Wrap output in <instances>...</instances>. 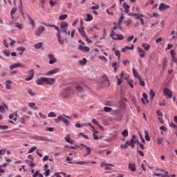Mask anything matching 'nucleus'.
I'll use <instances>...</instances> for the list:
<instances>
[{"instance_id":"f257e3e1","label":"nucleus","mask_w":177,"mask_h":177,"mask_svg":"<svg viewBox=\"0 0 177 177\" xmlns=\"http://www.w3.org/2000/svg\"><path fill=\"white\" fill-rule=\"evenodd\" d=\"M124 19V15L121 14V16L120 17V20L118 21V23H114V27H113V29L111 30V35H110V37H111V39L114 41H121L122 39H124V36L118 35L114 32V30H116L118 29L121 30V24H122V20Z\"/></svg>"},{"instance_id":"f03ea898","label":"nucleus","mask_w":177,"mask_h":177,"mask_svg":"<svg viewBox=\"0 0 177 177\" xmlns=\"http://www.w3.org/2000/svg\"><path fill=\"white\" fill-rule=\"evenodd\" d=\"M72 93L73 91H71V89L63 88L59 91V97L63 100L67 99Z\"/></svg>"},{"instance_id":"7ed1b4c3","label":"nucleus","mask_w":177,"mask_h":177,"mask_svg":"<svg viewBox=\"0 0 177 177\" xmlns=\"http://www.w3.org/2000/svg\"><path fill=\"white\" fill-rule=\"evenodd\" d=\"M59 28H60V32H63L64 34H66L69 35V31H68V24L63 21L61 22L59 25Z\"/></svg>"},{"instance_id":"20e7f679","label":"nucleus","mask_w":177,"mask_h":177,"mask_svg":"<svg viewBox=\"0 0 177 177\" xmlns=\"http://www.w3.org/2000/svg\"><path fill=\"white\" fill-rule=\"evenodd\" d=\"M40 80H42L44 83H46L48 85H53L55 84V78H49L46 77H39Z\"/></svg>"},{"instance_id":"39448f33","label":"nucleus","mask_w":177,"mask_h":177,"mask_svg":"<svg viewBox=\"0 0 177 177\" xmlns=\"http://www.w3.org/2000/svg\"><path fill=\"white\" fill-rule=\"evenodd\" d=\"M53 28H55L56 31H58V33L56 34V37L58 38V42L61 44L63 45L64 44V40L63 39H61V35H60V28L59 27H53Z\"/></svg>"},{"instance_id":"423d86ee","label":"nucleus","mask_w":177,"mask_h":177,"mask_svg":"<svg viewBox=\"0 0 177 177\" xmlns=\"http://www.w3.org/2000/svg\"><path fill=\"white\" fill-rule=\"evenodd\" d=\"M67 119L71 120V118L63 114L62 115H59V116L57 117L56 119H55V122L58 123L63 120H68Z\"/></svg>"},{"instance_id":"0eeeda50","label":"nucleus","mask_w":177,"mask_h":177,"mask_svg":"<svg viewBox=\"0 0 177 177\" xmlns=\"http://www.w3.org/2000/svg\"><path fill=\"white\" fill-rule=\"evenodd\" d=\"M162 94L165 95L167 99H171L172 97V92L167 88H165V90H162Z\"/></svg>"},{"instance_id":"6e6552de","label":"nucleus","mask_w":177,"mask_h":177,"mask_svg":"<svg viewBox=\"0 0 177 177\" xmlns=\"http://www.w3.org/2000/svg\"><path fill=\"white\" fill-rule=\"evenodd\" d=\"M28 75H30V77H26L24 79L26 82L31 81L33 77H35V71L34 70H30L28 71Z\"/></svg>"},{"instance_id":"1a4fd4ad","label":"nucleus","mask_w":177,"mask_h":177,"mask_svg":"<svg viewBox=\"0 0 177 177\" xmlns=\"http://www.w3.org/2000/svg\"><path fill=\"white\" fill-rule=\"evenodd\" d=\"M134 139H136V136H133V138H131V140L126 141V142L123 145H129L131 146V147L134 148V144H136V140H135Z\"/></svg>"},{"instance_id":"9d476101","label":"nucleus","mask_w":177,"mask_h":177,"mask_svg":"<svg viewBox=\"0 0 177 177\" xmlns=\"http://www.w3.org/2000/svg\"><path fill=\"white\" fill-rule=\"evenodd\" d=\"M44 32V26H39L35 31V35L36 37H39L41 34H43Z\"/></svg>"},{"instance_id":"9b49d317","label":"nucleus","mask_w":177,"mask_h":177,"mask_svg":"<svg viewBox=\"0 0 177 177\" xmlns=\"http://www.w3.org/2000/svg\"><path fill=\"white\" fill-rule=\"evenodd\" d=\"M18 67L24 68V64H21V63H19V62L12 64L10 66V70L17 68Z\"/></svg>"},{"instance_id":"f8f14e48","label":"nucleus","mask_w":177,"mask_h":177,"mask_svg":"<svg viewBox=\"0 0 177 177\" xmlns=\"http://www.w3.org/2000/svg\"><path fill=\"white\" fill-rule=\"evenodd\" d=\"M57 73H59V68H54V69H53L50 71H48V73H44V76H49V75H55Z\"/></svg>"},{"instance_id":"ddd939ff","label":"nucleus","mask_w":177,"mask_h":177,"mask_svg":"<svg viewBox=\"0 0 177 177\" xmlns=\"http://www.w3.org/2000/svg\"><path fill=\"white\" fill-rule=\"evenodd\" d=\"M167 9H169V6L164 4L163 3H159V7H158L159 12H164Z\"/></svg>"},{"instance_id":"4468645a","label":"nucleus","mask_w":177,"mask_h":177,"mask_svg":"<svg viewBox=\"0 0 177 177\" xmlns=\"http://www.w3.org/2000/svg\"><path fill=\"white\" fill-rule=\"evenodd\" d=\"M159 171H161L162 173H165V174H158V173H154L153 175L158 177H169V175L167 174V171H165L162 169H158Z\"/></svg>"},{"instance_id":"2eb2a0df","label":"nucleus","mask_w":177,"mask_h":177,"mask_svg":"<svg viewBox=\"0 0 177 177\" xmlns=\"http://www.w3.org/2000/svg\"><path fill=\"white\" fill-rule=\"evenodd\" d=\"M36 149H37L36 147H31V149L28 151V153L30 154L32 152H35V151H36V154L38 155L39 158H43V155L39 153V150H36Z\"/></svg>"},{"instance_id":"dca6fc26","label":"nucleus","mask_w":177,"mask_h":177,"mask_svg":"<svg viewBox=\"0 0 177 177\" xmlns=\"http://www.w3.org/2000/svg\"><path fill=\"white\" fill-rule=\"evenodd\" d=\"M48 58L50 59V62H48V64H54L57 62V59L55 57V55H53V54L48 55Z\"/></svg>"},{"instance_id":"f3484780","label":"nucleus","mask_w":177,"mask_h":177,"mask_svg":"<svg viewBox=\"0 0 177 177\" xmlns=\"http://www.w3.org/2000/svg\"><path fill=\"white\" fill-rule=\"evenodd\" d=\"M145 51V50H142L141 48L138 47L137 52H138V54L140 55V57L141 58H145L146 55V53Z\"/></svg>"},{"instance_id":"a211bd4d","label":"nucleus","mask_w":177,"mask_h":177,"mask_svg":"<svg viewBox=\"0 0 177 177\" xmlns=\"http://www.w3.org/2000/svg\"><path fill=\"white\" fill-rule=\"evenodd\" d=\"M77 32H80V34L81 35L82 37H83V38H86V32H84V28L82 27V25H81V28H77Z\"/></svg>"},{"instance_id":"6ab92c4d","label":"nucleus","mask_w":177,"mask_h":177,"mask_svg":"<svg viewBox=\"0 0 177 177\" xmlns=\"http://www.w3.org/2000/svg\"><path fill=\"white\" fill-rule=\"evenodd\" d=\"M128 169L129 171L135 172L136 171V165H135L134 163H129L128 164Z\"/></svg>"},{"instance_id":"aec40b11","label":"nucleus","mask_w":177,"mask_h":177,"mask_svg":"<svg viewBox=\"0 0 177 177\" xmlns=\"http://www.w3.org/2000/svg\"><path fill=\"white\" fill-rule=\"evenodd\" d=\"M141 49L145 50V51H149V48H151V46H149V44H145V43H142L141 44Z\"/></svg>"},{"instance_id":"412c9836","label":"nucleus","mask_w":177,"mask_h":177,"mask_svg":"<svg viewBox=\"0 0 177 177\" xmlns=\"http://www.w3.org/2000/svg\"><path fill=\"white\" fill-rule=\"evenodd\" d=\"M8 110V106L6 104H3V106H0V113H6V111Z\"/></svg>"},{"instance_id":"4be33fe9","label":"nucleus","mask_w":177,"mask_h":177,"mask_svg":"<svg viewBox=\"0 0 177 177\" xmlns=\"http://www.w3.org/2000/svg\"><path fill=\"white\" fill-rule=\"evenodd\" d=\"M77 49H80V50H81L82 52H89V48L88 47L82 46V45H80V46L77 47Z\"/></svg>"},{"instance_id":"5701e85b","label":"nucleus","mask_w":177,"mask_h":177,"mask_svg":"<svg viewBox=\"0 0 177 177\" xmlns=\"http://www.w3.org/2000/svg\"><path fill=\"white\" fill-rule=\"evenodd\" d=\"M175 51L173 50H171L170 55H171V59L174 62V63H177V58H176L175 56Z\"/></svg>"},{"instance_id":"b1692460","label":"nucleus","mask_w":177,"mask_h":177,"mask_svg":"<svg viewBox=\"0 0 177 177\" xmlns=\"http://www.w3.org/2000/svg\"><path fill=\"white\" fill-rule=\"evenodd\" d=\"M156 114L158 115V120H159V123L162 124V113L159 111H156Z\"/></svg>"},{"instance_id":"393cba45","label":"nucleus","mask_w":177,"mask_h":177,"mask_svg":"<svg viewBox=\"0 0 177 177\" xmlns=\"http://www.w3.org/2000/svg\"><path fill=\"white\" fill-rule=\"evenodd\" d=\"M129 15L131 17H136V18H138V17L146 18V16H145V15H142V14H134L133 12H129Z\"/></svg>"},{"instance_id":"a878e982","label":"nucleus","mask_w":177,"mask_h":177,"mask_svg":"<svg viewBox=\"0 0 177 177\" xmlns=\"http://www.w3.org/2000/svg\"><path fill=\"white\" fill-rule=\"evenodd\" d=\"M36 140L38 141L48 142L49 140L46 137L43 136H36Z\"/></svg>"},{"instance_id":"bb28decb","label":"nucleus","mask_w":177,"mask_h":177,"mask_svg":"<svg viewBox=\"0 0 177 177\" xmlns=\"http://www.w3.org/2000/svg\"><path fill=\"white\" fill-rule=\"evenodd\" d=\"M11 84H12L11 80H6V82H4V84H6V90L11 89Z\"/></svg>"},{"instance_id":"cd10ccee","label":"nucleus","mask_w":177,"mask_h":177,"mask_svg":"<svg viewBox=\"0 0 177 177\" xmlns=\"http://www.w3.org/2000/svg\"><path fill=\"white\" fill-rule=\"evenodd\" d=\"M44 169L46 170V171H44V177L49 176V173H50V170L48 169V165H44Z\"/></svg>"},{"instance_id":"c85d7f7f","label":"nucleus","mask_w":177,"mask_h":177,"mask_svg":"<svg viewBox=\"0 0 177 177\" xmlns=\"http://www.w3.org/2000/svg\"><path fill=\"white\" fill-rule=\"evenodd\" d=\"M123 8L124 9V13H129V6L127 3H123Z\"/></svg>"},{"instance_id":"c756f323","label":"nucleus","mask_w":177,"mask_h":177,"mask_svg":"<svg viewBox=\"0 0 177 177\" xmlns=\"http://www.w3.org/2000/svg\"><path fill=\"white\" fill-rule=\"evenodd\" d=\"M133 49H134V45H131V46H124V48L121 49V52L124 53L127 50H133Z\"/></svg>"},{"instance_id":"7c9ffc66","label":"nucleus","mask_w":177,"mask_h":177,"mask_svg":"<svg viewBox=\"0 0 177 177\" xmlns=\"http://www.w3.org/2000/svg\"><path fill=\"white\" fill-rule=\"evenodd\" d=\"M86 19H84V21L89 22L91 21H93V15H91L89 14H86Z\"/></svg>"},{"instance_id":"2f4dec72","label":"nucleus","mask_w":177,"mask_h":177,"mask_svg":"<svg viewBox=\"0 0 177 177\" xmlns=\"http://www.w3.org/2000/svg\"><path fill=\"white\" fill-rule=\"evenodd\" d=\"M147 95L146 93H142V98H141V102H142V104H147Z\"/></svg>"},{"instance_id":"473e14b6","label":"nucleus","mask_w":177,"mask_h":177,"mask_svg":"<svg viewBox=\"0 0 177 177\" xmlns=\"http://www.w3.org/2000/svg\"><path fill=\"white\" fill-rule=\"evenodd\" d=\"M64 140L66 141V142L71 144V145H73L74 144V141L71 139H69V135L66 136L64 137Z\"/></svg>"},{"instance_id":"72a5a7b5","label":"nucleus","mask_w":177,"mask_h":177,"mask_svg":"<svg viewBox=\"0 0 177 177\" xmlns=\"http://www.w3.org/2000/svg\"><path fill=\"white\" fill-rule=\"evenodd\" d=\"M89 164V161H80L75 162V165H88Z\"/></svg>"},{"instance_id":"f704fd0d","label":"nucleus","mask_w":177,"mask_h":177,"mask_svg":"<svg viewBox=\"0 0 177 177\" xmlns=\"http://www.w3.org/2000/svg\"><path fill=\"white\" fill-rule=\"evenodd\" d=\"M44 84H45L44 81L42 80L41 79L38 78V80H36V85L41 86Z\"/></svg>"},{"instance_id":"c9c22d12","label":"nucleus","mask_w":177,"mask_h":177,"mask_svg":"<svg viewBox=\"0 0 177 177\" xmlns=\"http://www.w3.org/2000/svg\"><path fill=\"white\" fill-rule=\"evenodd\" d=\"M28 95H30L31 97L36 96V93L31 88H28Z\"/></svg>"},{"instance_id":"e433bc0d","label":"nucleus","mask_w":177,"mask_h":177,"mask_svg":"<svg viewBox=\"0 0 177 177\" xmlns=\"http://www.w3.org/2000/svg\"><path fill=\"white\" fill-rule=\"evenodd\" d=\"M32 177H43V174H41L39 170H36V173L32 174Z\"/></svg>"},{"instance_id":"4c0bfd02","label":"nucleus","mask_w":177,"mask_h":177,"mask_svg":"<svg viewBox=\"0 0 177 177\" xmlns=\"http://www.w3.org/2000/svg\"><path fill=\"white\" fill-rule=\"evenodd\" d=\"M17 117V113H11L10 114V119H12V121H17V118H15Z\"/></svg>"},{"instance_id":"58836bf2","label":"nucleus","mask_w":177,"mask_h":177,"mask_svg":"<svg viewBox=\"0 0 177 177\" xmlns=\"http://www.w3.org/2000/svg\"><path fill=\"white\" fill-rule=\"evenodd\" d=\"M28 20H30V24H31V26H32V28H35V20H33L32 18L30 17L29 15H28Z\"/></svg>"},{"instance_id":"ea45409f","label":"nucleus","mask_w":177,"mask_h":177,"mask_svg":"<svg viewBox=\"0 0 177 177\" xmlns=\"http://www.w3.org/2000/svg\"><path fill=\"white\" fill-rule=\"evenodd\" d=\"M169 127L176 129V138H177V125L174 123H169Z\"/></svg>"},{"instance_id":"a19ab883","label":"nucleus","mask_w":177,"mask_h":177,"mask_svg":"<svg viewBox=\"0 0 177 177\" xmlns=\"http://www.w3.org/2000/svg\"><path fill=\"white\" fill-rule=\"evenodd\" d=\"M144 140H145L146 141L149 142L150 141V138H149V134L147 133V131H145V138H142Z\"/></svg>"},{"instance_id":"79ce46f5","label":"nucleus","mask_w":177,"mask_h":177,"mask_svg":"<svg viewBox=\"0 0 177 177\" xmlns=\"http://www.w3.org/2000/svg\"><path fill=\"white\" fill-rule=\"evenodd\" d=\"M28 106L32 109H36V104L35 102L28 103Z\"/></svg>"},{"instance_id":"37998d69","label":"nucleus","mask_w":177,"mask_h":177,"mask_svg":"<svg viewBox=\"0 0 177 177\" xmlns=\"http://www.w3.org/2000/svg\"><path fill=\"white\" fill-rule=\"evenodd\" d=\"M81 146L84 147V148L86 149V154L89 155L91 153V149L88 147H86L84 145H81Z\"/></svg>"},{"instance_id":"c03bdc74","label":"nucleus","mask_w":177,"mask_h":177,"mask_svg":"<svg viewBox=\"0 0 177 177\" xmlns=\"http://www.w3.org/2000/svg\"><path fill=\"white\" fill-rule=\"evenodd\" d=\"M56 5H57V1L50 0V6L51 8L55 7Z\"/></svg>"},{"instance_id":"a18cd8bd","label":"nucleus","mask_w":177,"mask_h":177,"mask_svg":"<svg viewBox=\"0 0 177 177\" xmlns=\"http://www.w3.org/2000/svg\"><path fill=\"white\" fill-rule=\"evenodd\" d=\"M41 47H43V43L41 42L35 44V49H39Z\"/></svg>"},{"instance_id":"49530a36","label":"nucleus","mask_w":177,"mask_h":177,"mask_svg":"<svg viewBox=\"0 0 177 177\" xmlns=\"http://www.w3.org/2000/svg\"><path fill=\"white\" fill-rule=\"evenodd\" d=\"M15 27H16V28H18L19 30H22L23 29V24H21L19 23H15Z\"/></svg>"},{"instance_id":"de8ad7c7","label":"nucleus","mask_w":177,"mask_h":177,"mask_svg":"<svg viewBox=\"0 0 177 177\" xmlns=\"http://www.w3.org/2000/svg\"><path fill=\"white\" fill-rule=\"evenodd\" d=\"M134 39H136V38H134V36L131 35V36L128 37L127 39H126V42L129 43V42H131V41H133Z\"/></svg>"},{"instance_id":"09e8293b","label":"nucleus","mask_w":177,"mask_h":177,"mask_svg":"<svg viewBox=\"0 0 177 177\" xmlns=\"http://www.w3.org/2000/svg\"><path fill=\"white\" fill-rule=\"evenodd\" d=\"M16 50L24 53L25 50H26V48L22 46H19L18 48H16Z\"/></svg>"},{"instance_id":"8fccbe9b","label":"nucleus","mask_w":177,"mask_h":177,"mask_svg":"<svg viewBox=\"0 0 177 177\" xmlns=\"http://www.w3.org/2000/svg\"><path fill=\"white\" fill-rule=\"evenodd\" d=\"M114 55L118 56V60H119V58H120L121 56V53H120L118 50H114Z\"/></svg>"},{"instance_id":"3c124183","label":"nucleus","mask_w":177,"mask_h":177,"mask_svg":"<svg viewBox=\"0 0 177 177\" xmlns=\"http://www.w3.org/2000/svg\"><path fill=\"white\" fill-rule=\"evenodd\" d=\"M133 75H134V77H136V78L139 79L141 78V77H140L138 75V71H136V70H134V68H133Z\"/></svg>"},{"instance_id":"603ef678","label":"nucleus","mask_w":177,"mask_h":177,"mask_svg":"<svg viewBox=\"0 0 177 177\" xmlns=\"http://www.w3.org/2000/svg\"><path fill=\"white\" fill-rule=\"evenodd\" d=\"M66 18H68V15H61L59 16L60 21H63V20L66 19Z\"/></svg>"},{"instance_id":"864d4df0","label":"nucleus","mask_w":177,"mask_h":177,"mask_svg":"<svg viewBox=\"0 0 177 177\" xmlns=\"http://www.w3.org/2000/svg\"><path fill=\"white\" fill-rule=\"evenodd\" d=\"M77 136L83 137L86 140L89 139V137L88 136H86L82 133H80L79 134H77Z\"/></svg>"},{"instance_id":"5fc2aeb1","label":"nucleus","mask_w":177,"mask_h":177,"mask_svg":"<svg viewBox=\"0 0 177 177\" xmlns=\"http://www.w3.org/2000/svg\"><path fill=\"white\" fill-rule=\"evenodd\" d=\"M155 95L156 94L154 93V91L153 90L149 91V97H151V99H153Z\"/></svg>"},{"instance_id":"6e6d98bb","label":"nucleus","mask_w":177,"mask_h":177,"mask_svg":"<svg viewBox=\"0 0 177 177\" xmlns=\"http://www.w3.org/2000/svg\"><path fill=\"white\" fill-rule=\"evenodd\" d=\"M75 127L76 128H82V127H86V124H75Z\"/></svg>"},{"instance_id":"4d7b16f0","label":"nucleus","mask_w":177,"mask_h":177,"mask_svg":"<svg viewBox=\"0 0 177 177\" xmlns=\"http://www.w3.org/2000/svg\"><path fill=\"white\" fill-rule=\"evenodd\" d=\"M56 117V114L55 112H50V113H48V118H55Z\"/></svg>"},{"instance_id":"13d9d810","label":"nucleus","mask_w":177,"mask_h":177,"mask_svg":"<svg viewBox=\"0 0 177 177\" xmlns=\"http://www.w3.org/2000/svg\"><path fill=\"white\" fill-rule=\"evenodd\" d=\"M101 167H113V165L106 164L105 162H102L100 165Z\"/></svg>"},{"instance_id":"bf43d9fd","label":"nucleus","mask_w":177,"mask_h":177,"mask_svg":"<svg viewBox=\"0 0 177 177\" xmlns=\"http://www.w3.org/2000/svg\"><path fill=\"white\" fill-rule=\"evenodd\" d=\"M11 53H9V50H3V55L6 57H9V55H10Z\"/></svg>"},{"instance_id":"052dcab7","label":"nucleus","mask_w":177,"mask_h":177,"mask_svg":"<svg viewBox=\"0 0 177 177\" xmlns=\"http://www.w3.org/2000/svg\"><path fill=\"white\" fill-rule=\"evenodd\" d=\"M143 17H136V19L141 21V26H145V20L142 19Z\"/></svg>"},{"instance_id":"680f3d73","label":"nucleus","mask_w":177,"mask_h":177,"mask_svg":"<svg viewBox=\"0 0 177 177\" xmlns=\"http://www.w3.org/2000/svg\"><path fill=\"white\" fill-rule=\"evenodd\" d=\"M19 122L21 124H26V119H24V118H20Z\"/></svg>"},{"instance_id":"e2e57ef3","label":"nucleus","mask_w":177,"mask_h":177,"mask_svg":"<svg viewBox=\"0 0 177 177\" xmlns=\"http://www.w3.org/2000/svg\"><path fill=\"white\" fill-rule=\"evenodd\" d=\"M39 118H41V119L43 120L46 119V115L43 114V113L39 112Z\"/></svg>"},{"instance_id":"0e129e2a","label":"nucleus","mask_w":177,"mask_h":177,"mask_svg":"<svg viewBox=\"0 0 177 177\" xmlns=\"http://www.w3.org/2000/svg\"><path fill=\"white\" fill-rule=\"evenodd\" d=\"M28 166H30V167L32 168L36 166V164L33 163L32 162H28Z\"/></svg>"},{"instance_id":"69168bd1","label":"nucleus","mask_w":177,"mask_h":177,"mask_svg":"<svg viewBox=\"0 0 177 177\" xmlns=\"http://www.w3.org/2000/svg\"><path fill=\"white\" fill-rule=\"evenodd\" d=\"M86 63V58H83V59H82L81 61H80V64L81 65H84Z\"/></svg>"},{"instance_id":"338daca9","label":"nucleus","mask_w":177,"mask_h":177,"mask_svg":"<svg viewBox=\"0 0 177 177\" xmlns=\"http://www.w3.org/2000/svg\"><path fill=\"white\" fill-rule=\"evenodd\" d=\"M104 112L106 113H109L111 112V111H112V109H111L110 107H104Z\"/></svg>"},{"instance_id":"774afa93","label":"nucleus","mask_w":177,"mask_h":177,"mask_svg":"<svg viewBox=\"0 0 177 177\" xmlns=\"http://www.w3.org/2000/svg\"><path fill=\"white\" fill-rule=\"evenodd\" d=\"M76 91H77V92H82V87H81L80 86H76Z\"/></svg>"}]
</instances>
